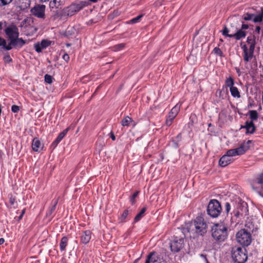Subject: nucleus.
<instances>
[{"label":"nucleus","mask_w":263,"mask_h":263,"mask_svg":"<svg viewBox=\"0 0 263 263\" xmlns=\"http://www.w3.org/2000/svg\"><path fill=\"white\" fill-rule=\"evenodd\" d=\"M5 32L8 39L10 40L9 43L6 47V50H10L14 47H22L25 44L26 41L22 38H19V31L17 27L13 24L7 27Z\"/></svg>","instance_id":"nucleus-1"},{"label":"nucleus","mask_w":263,"mask_h":263,"mask_svg":"<svg viewBox=\"0 0 263 263\" xmlns=\"http://www.w3.org/2000/svg\"><path fill=\"white\" fill-rule=\"evenodd\" d=\"M187 230L194 236H204L208 231V224L203 217L198 216L189 223Z\"/></svg>","instance_id":"nucleus-2"},{"label":"nucleus","mask_w":263,"mask_h":263,"mask_svg":"<svg viewBox=\"0 0 263 263\" xmlns=\"http://www.w3.org/2000/svg\"><path fill=\"white\" fill-rule=\"evenodd\" d=\"M88 5L85 1H80L77 3H72L70 6L64 8L60 12L59 16L61 18L71 16Z\"/></svg>","instance_id":"nucleus-3"},{"label":"nucleus","mask_w":263,"mask_h":263,"mask_svg":"<svg viewBox=\"0 0 263 263\" xmlns=\"http://www.w3.org/2000/svg\"><path fill=\"white\" fill-rule=\"evenodd\" d=\"M212 236L216 241L222 242L228 237L227 228L222 224H215L211 230Z\"/></svg>","instance_id":"nucleus-4"},{"label":"nucleus","mask_w":263,"mask_h":263,"mask_svg":"<svg viewBox=\"0 0 263 263\" xmlns=\"http://www.w3.org/2000/svg\"><path fill=\"white\" fill-rule=\"evenodd\" d=\"M222 209L220 202L216 199L211 200L207 206V213L211 217H217Z\"/></svg>","instance_id":"nucleus-5"},{"label":"nucleus","mask_w":263,"mask_h":263,"mask_svg":"<svg viewBox=\"0 0 263 263\" xmlns=\"http://www.w3.org/2000/svg\"><path fill=\"white\" fill-rule=\"evenodd\" d=\"M232 257L234 263H244L247 259L248 256L245 249L241 247H234L232 250Z\"/></svg>","instance_id":"nucleus-6"},{"label":"nucleus","mask_w":263,"mask_h":263,"mask_svg":"<svg viewBox=\"0 0 263 263\" xmlns=\"http://www.w3.org/2000/svg\"><path fill=\"white\" fill-rule=\"evenodd\" d=\"M236 240L238 243L243 246H248L252 241L251 234L245 229H241L236 235Z\"/></svg>","instance_id":"nucleus-7"},{"label":"nucleus","mask_w":263,"mask_h":263,"mask_svg":"<svg viewBox=\"0 0 263 263\" xmlns=\"http://www.w3.org/2000/svg\"><path fill=\"white\" fill-rule=\"evenodd\" d=\"M184 239L183 237L174 236V239L170 243L171 251L174 252H179L184 247Z\"/></svg>","instance_id":"nucleus-8"},{"label":"nucleus","mask_w":263,"mask_h":263,"mask_svg":"<svg viewBox=\"0 0 263 263\" xmlns=\"http://www.w3.org/2000/svg\"><path fill=\"white\" fill-rule=\"evenodd\" d=\"M45 5L38 4L31 9L30 12L37 18L44 19L45 18Z\"/></svg>","instance_id":"nucleus-9"},{"label":"nucleus","mask_w":263,"mask_h":263,"mask_svg":"<svg viewBox=\"0 0 263 263\" xmlns=\"http://www.w3.org/2000/svg\"><path fill=\"white\" fill-rule=\"evenodd\" d=\"M234 216L238 218L239 216L248 215V209L246 202H242L237 204V209L233 211Z\"/></svg>","instance_id":"nucleus-10"},{"label":"nucleus","mask_w":263,"mask_h":263,"mask_svg":"<svg viewBox=\"0 0 263 263\" xmlns=\"http://www.w3.org/2000/svg\"><path fill=\"white\" fill-rule=\"evenodd\" d=\"M243 51V60L246 62H248L251 60L253 57L254 49L253 47H249V49L246 45H243L241 47Z\"/></svg>","instance_id":"nucleus-11"},{"label":"nucleus","mask_w":263,"mask_h":263,"mask_svg":"<svg viewBox=\"0 0 263 263\" xmlns=\"http://www.w3.org/2000/svg\"><path fill=\"white\" fill-rule=\"evenodd\" d=\"M248 149V148H246L244 145H241L238 148L228 150L226 154L231 158L233 156L243 154Z\"/></svg>","instance_id":"nucleus-12"},{"label":"nucleus","mask_w":263,"mask_h":263,"mask_svg":"<svg viewBox=\"0 0 263 263\" xmlns=\"http://www.w3.org/2000/svg\"><path fill=\"white\" fill-rule=\"evenodd\" d=\"M65 4V0H50L49 8L51 10L60 8Z\"/></svg>","instance_id":"nucleus-13"},{"label":"nucleus","mask_w":263,"mask_h":263,"mask_svg":"<svg viewBox=\"0 0 263 263\" xmlns=\"http://www.w3.org/2000/svg\"><path fill=\"white\" fill-rule=\"evenodd\" d=\"M232 161L233 159L226 154L220 158L219 161V164L221 167H225Z\"/></svg>","instance_id":"nucleus-14"},{"label":"nucleus","mask_w":263,"mask_h":263,"mask_svg":"<svg viewBox=\"0 0 263 263\" xmlns=\"http://www.w3.org/2000/svg\"><path fill=\"white\" fill-rule=\"evenodd\" d=\"M242 127L246 129L247 134H252L255 132L256 129L255 124L252 121H246L245 123V125Z\"/></svg>","instance_id":"nucleus-15"},{"label":"nucleus","mask_w":263,"mask_h":263,"mask_svg":"<svg viewBox=\"0 0 263 263\" xmlns=\"http://www.w3.org/2000/svg\"><path fill=\"white\" fill-rule=\"evenodd\" d=\"M91 232L89 230L85 231L81 237V240L82 243L87 244L91 239Z\"/></svg>","instance_id":"nucleus-16"},{"label":"nucleus","mask_w":263,"mask_h":263,"mask_svg":"<svg viewBox=\"0 0 263 263\" xmlns=\"http://www.w3.org/2000/svg\"><path fill=\"white\" fill-rule=\"evenodd\" d=\"M246 32L242 29H237V31L233 34L232 35H230L231 37H234L237 40H239L242 38L245 37L246 36Z\"/></svg>","instance_id":"nucleus-17"},{"label":"nucleus","mask_w":263,"mask_h":263,"mask_svg":"<svg viewBox=\"0 0 263 263\" xmlns=\"http://www.w3.org/2000/svg\"><path fill=\"white\" fill-rule=\"evenodd\" d=\"M32 148L34 152H40L42 149L40 141L36 138H34L32 143Z\"/></svg>","instance_id":"nucleus-18"},{"label":"nucleus","mask_w":263,"mask_h":263,"mask_svg":"<svg viewBox=\"0 0 263 263\" xmlns=\"http://www.w3.org/2000/svg\"><path fill=\"white\" fill-rule=\"evenodd\" d=\"M158 259L157 254L155 252H151L147 256L145 263H155Z\"/></svg>","instance_id":"nucleus-19"},{"label":"nucleus","mask_w":263,"mask_h":263,"mask_svg":"<svg viewBox=\"0 0 263 263\" xmlns=\"http://www.w3.org/2000/svg\"><path fill=\"white\" fill-rule=\"evenodd\" d=\"M17 4L21 10H25L30 6L29 0H17Z\"/></svg>","instance_id":"nucleus-20"},{"label":"nucleus","mask_w":263,"mask_h":263,"mask_svg":"<svg viewBox=\"0 0 263 263\" xmlns=\"http://www.w3.org/2000/svg\"><path fill=\"white\" fill-rule=\"evenodd\" d=\"M68 240V238L66 236H64L62 238L60 243V247L61 251H63L65 250L66 247L67 246Z\"/></svg>","instance_id":"nucleus-21"},{"label":"nucleus","mask_w":263,"mask_h":263,"mask_svg":"<svg viewBox=\"0 0 263 263\" xmlns=\"http://www.w3.org/2000/svg\"><path fill=\"white\" fill-rule=\"evenodd\" d=\"M132 122H134L133 120L129 116H126L122 120L121 123L123 126H128Z\"/></svg>","instance_id":"nucleus-22"},{"label":"nucleus","mask_w":263,"mask_h":263,"mask_svg":"<svg viewBox=\"0 0 263 263\" xmlns=\"http://www.w3.org/2000/svg\"><path fill=\"white\" fill-rule=\"evenodd\" d=\"M181 104H177L171 110L170 115H172V118L176 117L180 110Z\"/></svg>","instance_id":"nucleus-23"},{"label":"nucleus","mask_w":263,"mask_h":263,"mask_svg":"<svg viewBox=\"0 0 263 263\" xmlns=\"http://www.w3.org/2000/svg\"><path fill=\"white\" fill-rule=\"evenodd\" d=\"M230 91L231 95L233 97L237 98H239L240 97V93L237 87L233 86V87L230 88Z\"/></svg>","instance_id":"nucleus-24"},{"label":"nucleus","mask_w":263,"mask_h":263,"mask_svg":"<svg viewBox=\"0 0 263 263\" xmlns=\"http://www.w3.org/2000/svg\"><path fill=\"white\" fill-rule=\"evenodd\" d=\"M247 42L250 45L249 47H253V49H255V39L254 35L248 36L247 37Z\"/></svg>","instance_id":"nucleus-25"},{"label":"nucleus","mask_w":263,"mask_h":263,"mask_svg":"<svg viewBox=\"0 0 263 263\" xmlns=\"http://www.w3.org/2000/svg\"><path fill=\"white\" fill-rule=\"evenodd\" d=\"M249 114L250 115V118L251 120V121L253 122V121L256 120L258 119V115L256 110H249Z\"/></svg>","instance_id":"nucleus-26"},{"label":"nucleus","mask_w":263,"mask_h":263,"mask_svg":"<svg viewBox=\"0 0 263 263\" xmlns=\"http://www.w3.org/2000/svg\"><path fill=\"white\" fill-rule=\"evenodd\" d=\"M146 211V207H143L141 211L134 218L135 222H137L143 216V214Z\"/></svg>","instance_id":"nucleus-27"},{"label":"nucleus","mask_w":263,"mask_h":263,"mask_svg":"<svg viewBox=\"0 0 263 263\" xmlns=\"http://www.w3.org/2000/svg\"><path fill=\"white\" fill-rule=\"evenodd\" d=\"M263 19V9L261 8V13L258 15H255L253 18L254 23L261 22Z\"/></svg>","instance_id":"nucleus-28"},{"label":"nucleus","mask_w":263,"mask_h":263,"mask_svg":"<svg viewBox=\"0 0 263 263\" xmlns=\"http://www.w3.org/2000/svg\"><path fill=\"white\" fill-rule=\"evenodd\" d=\"M225 84L226 86L230 88L233 87L234 84V80L232 77H230L226 80Z\"/></svg>","instance_id":"nucleus-29"},{"label":"nucleus","mask_w":263,"mask_h":263,"mask_svg":"<svg viewBox=\"0 0 263 263\" xmlns=\"http://www.w3.org/2000/svg\"><path fill=\"white\" fill-rule=\"evenodd\" d=\"M69 128L68 127L64 129L63 132L60 133L58 137L57 138V141H61L63 138L65 136V135L67 134L68 131L69 130Z\"/></svg>","instance_id":"nucleus-30"},{"label":"nucleus","mask_w":263,"mask_h":263,"mask_svg":"<svg viewBox=\"0 0 263 263\" xmlns=\"http://www.w3.org/2000/svg\"><path fill=\"white\" fill-rule=\"evenodd\" d=\"M51 44V42L47 40H43L40 43V45L42 48L45 49L50 46Z\"/></svg>","instance_id":"nucleus-31"},{"label":"nucleus","mask_w":263,"mask_h":263,"mask_svg":"<svg viewBox=\"0 0 263 263\" xmlns=\"http://www.w3.org/2000/svg\"><path fill=\"white\" fill-rule=\"evenodd\" d=\"M215 54L219 55L220 57H223L224 55L221 50L218 47H215L213 50Z\"/></svg>","instance_id":"nucleus-32"},{"label":"nucleus","mask_w":263,"mask_h":263,"mask_svg":"<svg viewBox=\"0 0 263 263\" xmlns=\"http://www.w3.org/2000/svg\"><path fill=\"white\" fill-rule=\"evenodd\" d=\"M254 16V14L247 13L243 16V20L244 21H250L253 19Z\"/></svg>","instance_id":"nucleus-33"},{"label":"nucleus","mask_w":263,"mask_h":263,"mask_svg":"<svg viewBox=\"0 0 263 263\" xmlns=\"http://www.w3.org/2000/svg\"><path fill=\"white\" fill-rule=\"evenodd\" d=\"M254 183L260 184L263 186V173L261 174L259 177L254 181Z\"/></svg>","instance_id":"nucleus-34"},{"label":"nucleus","mask_w":263,"mask_h":263,"mask_svg":"<svg viewBox=\"0 0 263 263\" xmlns=\"http://www.w3.org/2000/svg\"><path fill=\"white\" fill-rule=\"evenodd\" d=\"M175 118V117H173L172 118V115L169 114L168 117L166 119V121H165V123H166V125L168 126H170L172 124L173 120H174V119Z\"/></svg>","instance_id":"nucleus-35"},{"label":"nucleus","mask_w":263,"mask_h":263,"mask_svg":"<svg viewBox=\"0 0 263 263\" xmlns=\"http://www.w3.org/2000/svg\"><path fill=\"white\" fill-rule=\"evenodd\" d=\"M45 81L48 83L51 84L52 82V77L50 75H49L48 74H46L45 75Z\"/></svg>","instance_id":"nucleus-36"},{"label":"nucleus","mask_w":263,"mask_h":263,"mask_svg":"<svg viewBox=\"0 0 263 263\" xmlns=\"http://www.w3.org/2000/svg\"><path fill=\"white\" fill-rule=\"evenodd\" d=\"M128 210H125L123 214L121 215L120 218V220L121 222H123L124 221V220L125 219V218L127 217V215H128Z\"/></svg>","instance_id":"nucleus-37"},{"label":"nucleus","mask_w":263,"mask_h":263,"mask_svg":"<svg viewBox=\"0 0 263 263\" xmlns=\"http://www.w3.org/2000/svg\"><path fill=\"white\" fill-rule=\"evenodd\" d=\"M139 193V191H136L135 193L133 194V195L130 197V202L132 204H134L135 203V198L138 196Z\"/></svg>","instance_id":"nucleus-38"},{"label":"nucleus","mask_w":263,"mask_h":263,"mask_svg":"<svg viewBox=\"0 0 263 263\" xmlns=\"http://www.w3.org/2000/svg\"><path fill=\"white\" fill-rule=\"evenodd\" d=\"M34 47L35 48V51L39 53L42 51V50L43 49V48H42L41 46L40 45V43H37L34 44Z\"/></svg>","instance_id":"nucleus-39"},{"label":"nucleus","mask_w":263,"mask_h":263,"mask_svg":"<svg viewBox=\"0 0 263 263\" xmlns=\"http://www.w3.org/2000/svg\"><path fill=\"white\" fill-rule=\"evenodd\" d=\"M229 30L226 26H225L223 30H222V34L224 36L231 37L230 35H232L233 34H229Z\"/></svg>","instance_id":"nucleus-40"},{"label":"nucleus","mask_w":263,"mask_h":263,"mask_svg":"<svg viewBox=\"0 0 263 263\" xmlns=\"http://www.w3.org/2000/svg\"><path fill=\"white\" fill-rule=\"evenodd\" d=\"M143 16V15L141 14V15H138V16L132 19L130 21V22L131 23H136L138 22L139 21V20Z\"/></svg>","instance_id":"nucleus-41"},{"label":"nucleus","mask_w":263,"mask_h":263,"mask_svg":"<svg viewBox=\"0 0 263 263\" xmlns=\"http://www.w3.org/2000/svg\"><path fill=\"white\" fill-rule=\"evenodd\" d=\"M12 0H0V6H4L10 4Z\"/></svg>","instance_id":"nucleus-42"},{"label":"nucleus","mask_w":263,"mask_h":263,"mask_svg":"<svg viewBox=\"0 0 263 263\" xmlns=\"http://www.w3.org/2000/svg\"><path fill=\"white\" fill-rule=\"evenodd\" d=\"M0 46H3V48L6 49V47L7 45L6 44V41L5 39H3L0 36Z\"/></svg>","instance_id":"nucleus-43"},{"label":"nucleus","mask_w":263,"mask_h":263,"mask_svg":"<svg viewBox=\"0 0 263 263\" xmlns=\"http://www.w3.org/2000/svg\"><path fill=\"white\" fill-rule=\"evenodd\" d=\"M125 46V44L124 43H121L118 44L114 46V48L116 50H120L122 49H123Z\"/></svg>","instance_id":"nucleus-44"},{"label":"nucleus","mask_w":263,"mask_h":263,"mask_svg":"<svg viewBox=\"0 0 263 263\" xmlns=\"http://www.w3.org/2000/svg\"><path fill=\"white\" fill-rule=\"evenodd\" d=\"M20 110V107L16 105H13L11 107V110L14 113L18 112Z\"/></svg>","instance_id":"nucleus-45"},{"label":"nucleus","mask_w":263,"mask_h":263,"mask_svg":"<svg viewBox=\"0 0 263 263\" xmlns=\"http://www.w3.org/2000/svg\"><path fill=\"white\" fill-rule=\"evenodd\" d=\"M4 60L5 62L7 63H10L12 61V59L9 54L5 55L4 57Z\"/></svg>","instance_id":"nucleus-46"},{"label":"nucleus","mask_w":263,"mask_h":263,"mask_svg":"<svg viewBox=\"0 0 263 263\" xmlns=\"http://www.w3.org/2000/svg\"><path fill=\"white\" fill-rule=\"evenodd\" d=\"M15 202V198L12 194L9 195V202L11 205H13Z\"/></svg>","instance_id":"nucleus-47"},{"label":"nucleus","mask_w":263,"mask_h":263,"mask_svg":"<svg viewBox=\"0 0 263 263\" xmlns=\"http://www.w3.org/2000/svg\"><path fill=\"white\" fill-rule=\"evenodd\" d=\"M242 25L241 28L240 29H242V30H244L245 29H247L249 28V25L248 24H245L243 21H241Z\"/></svg>","instance_id":"nucleus-48"},{"label":"nucleus","mask_w":263,"mask_h":263,"mask_svg":"<svg viewBox=\"0 0 263 263\" xmlns=\"http://www.w3.org/2000/svg\"><path fill=\"white\" fill-rule=\"evenodd\" d=\"M63 59L66 62H68L69 60V56L67 53H65L63 57Z\"/></svg>","instance_id":"nucleus-49"},{"label":"nucleus","mask_w":263,"mask_h":263,"mask_svg":"<svg viewBox=\"0 0 263 263\" xmlns=\"http://www.w3.org/2000/svg\"><path fill=\"white\" fill-rule=\"evenodd\" d=\"M226 211L227 213H229L231 209L230 204L229 202H227L225 204Z\"/></svg>","instance_id":"nucleus-50"},{"label":"nucleus","mask_w":263,"mask_h":263,"mask_svg":"<svg viewBox=\"0 0 263 263\" xmlns=\"http://www.w3.org/2000/svg\"><path fill=\"white\" fill-rule=\"evenodd\" d=\"M89 81V77L88 76H85L83 77L82 79V81L83 83H86V82Z\"/></svg>","instance_id":"nucleus-51"},{"label":"nucleus","mask_w":263,"mask_h":263,"mask_svg":"<svg viewBox=\"0 0 263 263\" xmlns=\"http://www.w3.org/2000/svg\"><path fill=\"white\" fill-rule=\"evenodd\" d=\"M260 31V27L259 26H256L255 28V32L257 34H259Z\"/></svg>","instance_id":"nucleus-52"},{"label":"nucleus","mask_w":263,"mask_h":263,"mask_svg":"<svg viewBox=\"0 0 263 263\" xmlns=\"http://www.w3.org/2000/svg\"><path fill=\"white\" fill-rule=\"evenodd\" d=\"M201 256L202 257H203V258L204 259L205 261L206 262V263H209L207 258H206V255H203V254H201Z\"/></svg>","instance_id":"nucleus-53"},{"label":"nucleus","mask_w":263,"mask_h":263,"mask_svg":"<svg viewBox=\"0 0 263 263\" xmlns=\"http://www.w3.org/2000/svg\"><path fill=\"white\" fill-rule=\"evenodd\" d=\"M25 212V209H24L22 211V213H21V215L19 216V218L18 219H21L22 218V217L23 216V215L24 214Z\"/></svg>","instance_id":"nucleus-54"},{"label":"nucleus","mask_w":263,"mask_h":263,"mask_svg":"<svg viewBox=\"0 0 263 263\" xmlns=\"http://www.w3.org/2000/svg\"><path fill=\"white\" fill-rule=\"evenodd\" d=\"M60 142V141H57L56 139L55 141L52 143V145L55 147Z\"/></svg>","instance_id":"nucleus-55"},{"label":"nucleus","mask_w":263,"mask_h":263,"mask_svg":"<svg viewBox=\"0 0 263 263\" xmlns=\"http://www.w3.org/2000/svg\"><path fill=\"white\" fill-rule=\"evenodd\" d=\"M110 138H111V139H112V140H114H114H115V139H116V137H115V135L114 134V133H110Z\"/></svg>","instance_id":"nucleus-56"},{"label":"nucleus","mask_w":263,"mask_h":263,"mask_svg":"<svg viewBox=\"0 0 263 263\" xmlns=\"http://www.w3.org/2000/svg\"><path fill=\"white\" fill-rule=\"evenodd\" d=\"M55 208L56 206H55V205H53L50 211V214L55 210Z\"/></svg>","instance_id":"nucleus-57"},{"label":"nucleus","mask_w":263,"mask_h":263,"mask_svg":"<svg viewBox=\"0 0 263 263\" xmlns=\"http://www.w3.org/2000/svg\"><path fill=\"white\" fill-rule=\"evenodd\" d=\"M5 242V240L3 238H0V245L3 244Z\"/></svg>","instance_id":"nucleus-58"},{"label":"nucleus","mask_w":263,"mask_h":263,"mask_svg":"<svg viewBox=\"0 0 263 263\" xmlns=\"http://www.w3.org/2000/svg\"><path fill=\"white\" fill-rule=\"evenodd\" d=\"M39 1L41 3H46L49 2L50 0H39Z\"/></svg>","instance_id":"nucleus-59"},{"label":"nucleus","mask_w":263,"mask_h":263,"mask_svg":"<svg viewBox=\"0 0 263 263\" xmlns=\"http://www.w3.org/2000/svg\"><path fill=\"white\" fill-rule=\"evenodd\" d=\"M58 201H59V198L55 201V202L54 203L53 205H55V206H57V205L58 203Z\"/></svg>","instance_id":"nucleus-60"},{"label":"nucleus","mask_w":263,"mask_h":263,"mask_svg":"<svg viewBox=\"0 0 263 263\" xmlns=\"http://www.w3.org/2000/svg\"><path fill=\"white\" fill-rule=\"evenodd\" d=\"M181 138V134H178V135H177V138H178V139H180Z\"/></svg>","instance_id":"nucleus-61"},{"label":"nucleus","mask_w":263,"mask_h":263,"mask_svg":"<svg viewBox=\"0 0 263 263\" xmlns=\"http://www.w3.org/2000/svg\"><path fill=\"white\" fill-rule=\"evenodd\" d=\"M2 25L3 23L2 22H0V30L2 29Z\"/></svg>","instance_id":"nucleus-62"},{"label":"nucleus","mask_w":263,"mask_h":263,"mask_svg":"<svg viewBox=\"0 0 263 263\" xmlns=\"http://www.w3.org/2000/svg\"><path fill=\"white\" fill-rule=\"evenodd\" d=\"M259 195L263 197V192H259Z\"/></svg>","instance_id":"nucleus-63"},{"label":"nucleus","mask_w":263,"mask_h":263,"mask_svg":"<svg viewBox=\"0 0 263 263\" xmlns=\"http://www.w3.org/2000/svg\"><path fill=\"white\" fill-rule=\"evenodd\" d=\"M89 1L93 3H96L98 0H89Z\"/></svg>","instance_id":"nucleus-64"}]
</instances>
